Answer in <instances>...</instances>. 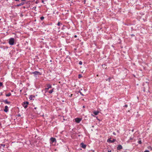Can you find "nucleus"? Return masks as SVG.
Here are the masks:
<instances>
[{
  "label": "nucleus",
  "instance_id": "nucleus-1",
  "mask_svg": "<svg viewBox=\"0 0 152 152\" xmlns=\"http://www.w3.org/2000/svg\"><path fill=\"white\" fill-rule=\"evenodd\" d=\"M14 42V39L13 38H11L9 39V43L10 45H13Z\"/></svg>",
  "mask_w": 152,
  "mask_h": 152
},
{
  "label": "nucleus",
  "instance_id": "nucleus-2",
  "mask_svg": "<svg viewBox=\"0 0 152 152\" xmlns=\"http://www.w3.org/2000/svg\"><path fill=\"white\" fill-rule=\"evenodd\" d=\"M28 104V102H25L23 103V105L24 108L26 109L27 107Z\"/></svg>",
  "mask_w": 152,
  "mask_h": 152
},
{
  "label": "nucleus",
  "instance_id": "nucleus-3",
  "mask_svg": "<svg viewBox=\"0 0 152 152\" xmlns=\"http://www.w3.org/2000/svg\"><path fill=\"white\" fill-rule=\"evenodd\" d=\"M31 74H33L35 75H41V73L38 71H35L34 72H32L31 73Z\"/></svg>",
  "mask_w": 152,
  "mask_h": 152
},
{
  "label": "nucleus",
  "instance_id": "nucleus-4",
  "mask_svg": "<svg viewBox=\"0 0 152 152\" xmlns=\"http://www.w3.org/2000/svg\"><path fill=\"white\" fill-rule=\"evenodd\" d=\"M47 86L48 88H45V90L46 92H47L48 91V90L50 88H52L51 85L49 84H47Z\"/></svg>",
  "mask_w": 152,
  "mask_h": 152
},
{
  "label": "nucleus",
  "instance_id": "nucleus-5",
  "mask_svg": "<svg viewBox=\"0 0 152 152\" xmlns=\"http://www.w3.org/2000/svg\"><path fill=\"white\" fill-rule=\"evenodd\" d=\"M76 122L77 123H79L81 121V119L80 118H76L75 119Z\"/></svg>",
  "mask_w": 152,
  "mask_h": 152
},
{
  "label": "nucleus",
  "instance_id": "nucleus-6",
  "mask_svg": "<svg viewBox=\"0 0 152 152\" xmlns=\"http://www.w3.org/2000/svg\"><path fill=\"white\" fill-rule=\"evenodd\" d=\"M116 140L115 139H113V140H111L110 139H108L107 140V142L110 143H113Z\"/></svg>",
  "mask_w": 152,
  "mask_h": 152
},
{
  "label": "nucleus",
  "instance_id": "nucleus-7",
  "mask_svg": "<svg viewBox=\"0 0 152 152\" xmlns=\"http://www.w3.org/2000/svg\"><path fill=\"white\" fill-rule=\"evenodd\" d=\"M50 140L51 143H52L56 141V139L55 138L52 137L50 139Z\"/></svg>",
  "mask_w": 152,
  "mask_h": 152
},
{
  "label": "nucleus",
  "instance_id": "nucleus-8",
  "mask_svg": "<svg viewBox=\"0 0 152 152\" xmlns=\"http://www.w3.org/2000/svg\"><path fill=\"white\" fill-rule=\"evenodd\" d=\"M81 147L83 148H85L86 147V145L85 144H84L83 143H81Z\"/></svg>",
  "mask_w": 152,
  "mask_h": 152
},
{
  "label": "nucleus",
  "instance_id": "nucleus-9",
  "mask_svg": "<svg viewBox=\"0 0 152 152\" xmlns=\"http://www.w3.org/2000/svg\"><path fill=\"white\" fill-rule=\"evenodd\" d=\"M8 111V107L7 106L5 107V109L4 110V111L5 112H7Z\"/></svg>",
  "mask_w": 152,
  "mask_h": 152
},
{
  "label": "nucleus",
  "instance_id": "nucleus-10",
  "mask_svg": "<svg viewBox=\"0 0 152 152\" xmlns=\"http://www.w3.org/2000/svg\"><path fill=\"white\" fill-rule=\"evenodd\" d=\"M122 147L121 145H118L117 147V149L118 150H120V149H122Z\"/></svg>",
  "mask_w": 152,
  "mask_h": 152
},
{
  "label": "nucleus",
  "instance_id": "nucleus-11",
  "mask_svg": "<svg viewBox=\"0 0 152 152\" xmlns=\"http://www.w3.org/2000/svg\"><path fill=\"white\" fill-rule=\"evenodd\" d=\"M3 102H4L6 104H10V102L8 101L7 100H5L3 101Z\"/></svg>",
  "mask_w": 152,
  "mask_h": 152
},
{
  "label": "nucleus",
  "instance_id": "nucleus-12",
  "mask_svg": "<svg viewBox=\"0 0 152 152\" xmlns=\"http://www.w3.org/2000/svg\"><path fill=\"white\" fill-rule=\"evenodd\" d=\"M99 112L98 111H94V112L93 113L95 115H97L99 113Z\"/></svg>",
  "mask_w": 152,
  "mask_h": 152
},
{
  "label": "nucleus",
  "instance_id": "nucleus-13",
  "mask_svg": "<svg viewBox=\"0 0 152 152\" xmlns=\"http://www.w3.org/2000/svg\"><path fill=\"white\" fill-rule=\"evenodd\" d=\"M11 95V94L10 93H9L8 94H6V95L7 96H10Z\"/></svg>",
  "mask_w": 152,
  "mask_h": 152
},
{
  "label": "nucleus",
  "instance_id": "nucleus-14",
  "mask_svg": "<svg viewBox=\"0 0 152 152\" xmlns=\"http://www.w3.org/2000/svg\"><path fill=\"white\" fill-rule=\"evenodd\" d=\"M53 89H52V90H50V91H49V93L50 94H51L52 93V92H53Z\"/></svg>",
  "mask_w": 152,
  "mask_h": 152
},
{
  "label": "nucleus",
  "instance_id": "nucleus-15",
  "mask_svg": "<svg viewBox=\"0 0 152 152\" xmlns=\"http://www.w3.org/2000/svg\"><path fill=\"white\" fill-rule=\"evenodd\" d=\"M82 77V75L81 74H79V75H78V78H80L81 77Z\"/></svg>",
  "mask_w": 152,
  "mask_h": 152
},
{
  "label": "nucleus",
  "instance_id": "nucleus-16",
  "mask_svg": "<svg viewBox=\"0 0 152 152\" xmlns=\"http://www.w3.org/2000/svg\"><path fill=\"white\" fill-rule=\"evenodd\" d=\"M148 148L150 150H152V148L151 146H149L148 147Z\"/></svg>",
  "mask_w": 152,
  "mask_h": 152
},
{
  "label": "nucleus",
  "instance_id": "nucleus-17",
  "mask_svg": "<svg viewBox=\"0 0 152 152\" xmlns=\"http://www.w3.org/2000/svg\"><path fill=\"white\" fill-rule=\"evenodd\" d=\"M32 99V95H31L30 97H29V99H30V100H31Z\"/></svg>",
  "mask_w": 152,
  "mask_h": 152
},
{
  "label": "nucleus",
  "instance_id": "nucleus-18",
  "mask_svg": "<svg viewBox=\"0 0 152 152\" xmlns=\"http://www.w3.org/2000/svg\"><path fill=\"white\" fill-rule=\"evenodd\" d=\"M79 64L80 65H82V62L81 61H80L79 62Z\"/></svg>",
  "mask_w": 152,
  "mask_h": 152
},
{
  "label": "nucleus",
  "instance_id": "nucleus-19",
  "mask_svg": "<svg viewBox=\"0 0 152 152\" xmlns=\"http://www.w3.org/2000/svg\"><path fill=\"white\" fill-rule=\"evenodd\" d=\"M44 18L43 17H42L40 18V19L41 20H43L44 19Z\"/></svg>",
  "mask_w": 152,
  "mask_h": 152
},
{
  "label": "nucleus",
  "instance_id": "nucleus-20",
  "mask_svg": "<svg viewBox=\"0 0 152 152\" xmlns=\"http://www.w3.org/2000/svg\"><path fill=\"white\" fill-rule=\"evenodd\" d=\"M60 24H61V23H60V22H58V24H57V25L58 26H59L60 25Z\"/></svg>",
  "mask_w": 152,
  "mask_h": 152
},
{
  "label": "nucleus",
  "instance_id": "nucleus-21",
  "mask_svg": "<svg viewBox=\"0 0 152 152\" xmlns=\"http://www.w3.org/2000/svg\"><path fill=\"white\" fill-rule=\"evenodd\" d=\"M2 83L0 82V86H2Z\"/></svg>",
  "mask_w": 152,
  "mask_h": 152
},
{
  "label": "nucleus",
  "instance_id": "nucleus-22",
  "mask_svg": "<svg viewBox=\"0 0 152 152\" xmlns=\"http://www.w3.org/2000/svg\"><path fill=\"white\" fill-rule=\"evenodd\" d=\"M124 107H128V105L127 104H126L125 105Z\"/></svg>",
  "mask_w": 152,
  "mask_h": 152
},
{
  "label": "nucleus",
  "instance_id": "nucleus-23",
  "mask_svg": "<svg viewBox=\"0 0 152 152\" xmlns=\"http://www.w3.org/2000/svg\"><path fill=\"white\" fill-rule=\"evenodd\" d=\"M139 144H141V141H139Z\"/></svg>",
  "mask_w": 152,
  "mask_h": 152
},
{
  "label": "nucleus",
  "instance_id": "nucleus-24",
  "mask_svg": "<svg viewBox=\"0 0 152 152\" xmlns=\"http://www.w3.org/2000/svg\"><path fill=\"white\" fill-rule=\"evenodd\" d=\"M144 152H149L148 150H146L144 151Z\"/></svg>",
  "mask_w": 152,
  "mask_h": 152
},
{
  "label": "nucleus",
  "instance_id": "nucleus-25",
  "mask_svg": "<svg viewBox=\"0 0 152 152\" xmlns=\"http://www.w3.org/2000/svg\"><path fill=\"white\" fill-rule=\"evenodd\" d=\"M111 152V150H108V152Z\"/></svg>",
  "mask_w": 152,
  "mask_h": 152
},
{
  "label": "nucleus",
  "instance_id": "nucleus-26",
  "mask_svg": "<svg viewBox=\"0 0 152 152\" xmlns=\"http://www.w3.org/2000/svg\"><path fill=\"white\" fill-rule=\"evenodd\" d=\"M113 134L114 135H116V134H115V132H113Z\"/></svg>",
  "mask_w": 152,
  "mask_h": 152
},
{
  "label": "nucleus",
  "instance_id": "nucleus-27",
  "mask_svg": "<svg viewBox=\"0 0 152 152\" xmlns=\"http://www.w3.org/2000/svg\"><path fill=\"white\" fill-rule=\"evenodd\" d=\"M72 94H71L70 96H69L70 97H72Z\"/></svg>",
  "mask_w": 152,
  "mask_h": 152
},
{
  "label": "nucleus",
  "instance_id": "nucleus-28",
  "mask_svg": "<svg viewBox=\"0 0 152 152\" xmlns=\"http://www.w3.org/2000/svg\"><path fill=\"white\" fill-rule=\"evenodd\" d=\"M77 37V36H76V35H75V37Z\"/></svg>",
  "mask_w": 152,
  "mask_h": 152
},
{
  "label": "nucleus",
  "instance_id": "nucleus-29",
  "mask_svg": "<svg viewBox=\"0 0 152 152\" xmlns=\"http://www.w3.org/2000/svg\"><path fill=\"white\" fill-rule=\"evenodd\" d=\"M80 93L82 95H83L82 94V93L81 92H80Z\"/></svg>",
  "mask_w": 152,
  "mask_h": 152
},
{
  "label": "nucleus",
  "instance_id": "nucleus-30",
  "mask_svg": "<svg viewBox=\"0 0 152 152\" xmlns=\"http://www.w3.org/2000/svg\"><path fill=\"white\" fill-rule=\"evenodd\" d=\"M15 1H19V0H15Z\"/></svg>",
  "mask_w": 152,
  "mask_h": 152
},
{
  "label": "nucleus",
  "instance_id": "nucleus-31",
  "mask_svg": "<svg viewBox=\"0 0 152 152\" xmlns=\"http://www.w3.org/2000/svg\"><path fill=\"white\" fill-rule=\"evenodd\" d=\"M83 108H85V106H83Z\"/></svg>",
  "mask_w": 152,
  "mask_h": 152
}]
</instances>
